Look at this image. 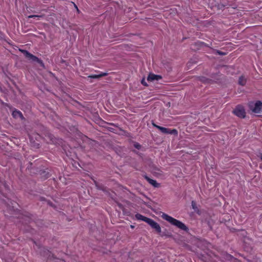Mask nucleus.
I'll return each mask as SVG.
<instances>
[{
    "label": "nucleus",
    "instance_id": "19",
    "mask_svg": "<svg viewBox=\"0 0 262 262\" xmlns=\"http://www.w3.org/2000/svg\"><path fill=\"white\" fill-rule=\"evenodd\" d=\"M17 117H19L21 120H23L24 119L21 112H20L19 111H17Z\"/></svg>",
    "mask_w": 262,
    "mask_h": 262
},
{
    "label": "nucleus",
    "instance_id": "15",
    "mask_svg": "<svg viewBox=\"0 0 262 262\" xmlns=\"http://www.w3.org/2000/svg\"><path fill=\"white\" fill-rule=\"evenodd\" d=\"M238 83L241 85H245L246 83V78L244 76H241L238 79Z\"/></svg>",
    "mask_w": 262,
    "mask_h": 262
},
{
    "label": "nucleus",
    "instance_id": "27",
    "mask_svg": "<svg viewBox=\"0 0 262 262\" xmlns=\"http://www.w3.org/2000/svg\"><path fill=\"white\" fill-rule=\"evenodd\" d=\"M218 53H219V54H220V55H225V53H223V52H221V51H219V52H218Z\"/></svg>",
    "mask_w": 262,
    "mask_h": 262
},
{
    "label": "nucleus",
    "instance_id": "28",
    "mask_svg": "<svg viewBox=\"0 0 262 262\" xmlns=\"http://www.w3.org/2000/svg\"><path fill=\"white\" fill-rule=\"evenodd\" d=\"M259 158L261 159V160L262 161V154H260Z\"/></svg>",
    "mask_w": 262,
    "mask_h": 262
},
{
    "label": "nucleus",
    "instance_id": "16",
    "mask_svg": "<svg viewBox=\"0 0 262 262\" xmlns=\"http://www.w3.org/2000/svg\"><path fill=\"white\" fill-rule=\"evenodd\" d=\"M135 217L138 220L143 221H144L145 222H146V219H148V217H145L139 213L136 214L135 215Z\"/></svg>",
    "mask_w": 262,
    "mask_h": 262
},
{
    "label": "nucleus",
    "instance_id": "6",
    "mask_svg": "<svg viewBox=\"0 0 262 262\" xmlns=\"http://www.w3.org/2000/svg\"><path fill=\"white\" fill-rule=\"evenodd\" d=\"M146 223L149 224L152 228L155 229L158 233H161V229L160 225L153 220L149 218L146 219Z\"/></svg>",
    "mask_w": 262,
    "mask_h": 262
},
{
    "label": "nucleus",
    "instance_id": "11",
    "mask_svg": "<svg viewBox=\"0 0 262 262\" xmlns=\"http://www.w3.org/2000/svg\"><path fill=\"white\" fill-rule=\"evenodd\" d=\"M45 140L47 142L54 143L55 139L54 136L50 133H47L45 135Z\"/></svg>",
    "mask_w": 262,
    "mask_h": 262
},
{
    "label": "nucleus",
    "instance_id": "5",
    "mask_svg": "<svg viewBox=\"0 0 262 262\" xmlns=\"http://www.w3.org/2000/svg\"><path fill=\"white\" fill-rule=\"evenodd\" d=\"M146 223L149 224L152 228L155 229L158 233H161V229L160 225L153 220L149 218L146 219Z\"/></svg>",
    "mask_w": 262,
    "mask_h": 262
},
{
    "label": "nucleus",
    "instance_id": "13",
    "mask_svg": "<svg viewBox=\"0 0 262 262\" xmlns=\"http://www.w3.org/2000/svg\"><path fill=\"white\" fill-rule=\"evenodd\" d=\"M28 136L30 138V141H33L34 139H35L37 141H38L40 138L41 136L38 134H30L28 133Z\"/></svg>",
    "mask_w": 262,
    "mask_h": 262
},
{
    "label": "nucleus",
    "instance_id": "2",
    "mask_svg": "<svg viewBox=\"0 0 262 262\" xmlns=\"http://www.w3.org/2000/svg\"><path fill=\"white\" fill-rule=\"evenodd\" d=\"M250 109L255 113H262V103L258 101L255 103L250 102L249 104Z\"/></svg>",
    "mask_w": 262,
    "mask_h": 262
},
{
    "label": "nucleus",
    "instance_id": "22",
    "mask_svg": "<svg viewBox=\"0 0 262 262\" xmlns=\"http://www.w3.org/2000/svg\"><path fill=\"white\" fill-rule=\"evenodd\" d=\"M23 219H24L25 222H29V221H30L29 216L27 215H24V217H23Z\"/></svg>",
    "mask_w": 262,
    "mask_h": 262
},
{
    "label": "nucleus",
    "instance_id": "12",
    "mask_svg": "<svg viewBox=\"0 0 262 262\" xmlns=\"http://www.w3.org/2000/svg\"><path fill=\"white\" fill-rule=\"evenodd\" d=\"M144 178L149 184L155 187H158L159 186V184H158L156 180L151 179L146 176H145Z\"/></svg>",
    "mask_w": 262,
    "mask_h": 262
},
{
    "label": "nucleus",
    "instance_id": "1",
    "mask_svg": "<svg viewBox=\"0 0 262 262\" xmlns=\"http://www.w3.org/2000/svg\"><path fill=\"white\" fill-rule=\"evenodd\" d=\"M162 217L164 220L168 222L171 225L175 226L177 228H178L182 230H184L185 231H187L188 230V228L183 223L168 215L167 214L163 213V214L162 215Z\"/></svg>",
    "mask_w": 262,
    "mask_h": 262
},
{
    "label": "nucleus",
    "instance_id": "17",
    "mask_svg": "<svg viewBox=\"0 0 262 262\" xmlns=\"http://www.w3.org/2000/svg\"><path fill=\"white\" fill-rule=\"evenodd\" d=\"M106 75H107L106 73L101 72L100 74L93 75L90 76L89 77L92 78H98L101 77L102 76H106Z\"/></svg>",
    "mask_w": 262,
    "mask_h": 262
},
{
    "label": "nucleus",
    "instance_id": "14",
    "mask_svg": "<svg viewBox=\"0 0 262 262\" xmlns=\"http://www.w3.org/2000/svg\"><path fill=\"white\" fill-rule=\"evenodd\" d=\"M154 126H155L156 128H158L162 133L168 134L169 131L168 128L160 126L159 125H157L155 124H154Z\"/></svg>",
    "mask_w": 262,
    "mask_h": 262
},
{
    "label": "nucleus",
    "instance_id": "3",
    "mask_svg": "<svg viewBox=\"0 0 262 262\" xmlns=\"http://www.w3.org/2000/svg\"><path fill=\"white\" fill-rule=\"evenodd\" d=\"M233 112L236 116L241 118H244L246 116L245 110L241 105H237Z\"/></svg>",
    "mask_w": 262,
    "mask_h": 262
},
{
    "label": "nucleus",
    "instance_id": "29",
    "mask_svg": "<svg viewBox=\"0 0 262 262\" xmlns=\"http://www.w3.org/2000/svg\"><path fill=\"white\" fill-rule=\"evenodd\" d=\"M119 206L121 209H122V206L121 204H119Z\"/></svg>",
    "mask_w": 262,
    "mask_h": 262
},
{
    "label": "nucleus",
    "instance_id": "7",
    "mask_svg": "<svg viewBox=\"0 0 262 262\" xmlns=\"http://www.w3.org/2000/svg\"><path fill=\"white\" fill-rule=\"evenodd\" d=\"M146 223L149 224L152 228L155 229L158 233H161V229L160 225L153 220L149 218L146 219Z\"/></svg>",
    "mask_w": 262,
    "mask_h": 262
},
{
    "label": "nucleus",
    "instance_id": "30",
    "mask_svg": "<svg viewBox=\"0 0 262 262\" xmlns=\"http://www.w3.org/2000/svg\"><path fill=\"white\" fill-rule=\"evenodd\" d=\"M74 5H75V7H76V8L77 9V11H79L78 7L75 4H74Z\"/></svg>",
    "mask_w": 262,
    "mask_h": 262
},
{
    "label": "nucleus",
    "instance_id": "24",
    "mask_svg": "<svg viewBox=\"0 0 262 262\" xmlns=\"http://www.w3.org/2000/svg\"><path fill=\"white\" fill-rule=\"evenodd\" d=\"M40 16L38 15H32L29 16V18H33V17H39Z\"/></svg>",
    "mask_w": 262,
    "mask_h": 262
},
{
    "label": "nucleus",
    "instance_id": "10",
    "mask_svg": "<svg viewBox=\"0 0 262 262\" xmlns=\"http://www.w3.org/2000/svg\"><path fill=\"white\" fill-rule=\"evenodd\" d=\"M162 78V77L160 75H155L152 73H150L148 75L147 80L148 81H154L155 80H159Z\"/></svg>",
    "mask_w": 262,
    "mask_h": 262
},
{
    "label": "nucleus",
    "instance_id": "4",
    "mask_svg": "<svg viewBox=\"0 0 262 262\" xmlns=\"http://www.w3.org/2000/svg\"><path fill=\"white\" fill-rule=\"evenodd\" d=\"M19 51H20L21 53H23L24 54V56L28 58L29 59L31 60L34 61H36L38 63H42V61H41V60H40L37 57H36V56H34L33 55L31 54V53H29L28 51L24 50H21L20 49H19Z\"/></svg>",
    "mask_w": 262,
    "mask_h": 262
},
{
    "label": "nucleus",
    "instance_id": "8",
    "mask_svg": "<svg viewBox=\"0 0 262 262\" xmlns=\"http://www.w3.org/2000/svg\"><path fill=\"white\" fill-rule=\"evenodd\" d=\"M146 223L149 224L152 228L155 229L158 233H161V229L160 225L153 220L149 218L146 219Z\"/></svg>",
    "mask_w": 262,
    "mask_h": 262
},
{
    "label": "nucleus",
    "instance_id": "25",
    "mask_svg": "<svg viewBox=\"0 0 262 262\" xmlns=\"http://www.w3.org/2000/svg\"><path fill=\"white\" fill-rule=\"evenodd\" d=\"M17 218H18V217H19V216H20V214L21 213H20V212H19V211H18V210H17Z\"/></svg>",
    "mask_w": 262,
    "mask_h": 262
},
{
    "label": "nucleus",
    "instance_id": "26",
    "mask_svg": "<svg viewBox=\"0 0 262 262\" xmlns=\"http://www.w3.org/2000/svg\"><path fill=\"white\" fill-rule=\"evenodd\" d=\"M16 112L15 111H13V113H12V115L14 117H15V115H16Z\"/></svg>",
    "mask_w": 262,
    "mask_h": 262
},
{
    "label": "nucleus",
    "instance_id": "18",
    "mask_svg": "<svg viewBox=\"0 0 262 262\" xmlns=\"http://www.w3.org/2000/svg\"><path fill=\"white\" fill-rule=\"evenodd\" d=\"M177 130L175 129H169V131H168V134H171V135H172V134H177Z\"/></svg>",
    "mask_w": 262,
    "mask_h": 262
},
{
    "label": "nucleus",
    "instance_id": "20",
    "mask_svg": "<svg viewBox=\"0 0 262 262\" xmlns=\"http://www.w3.org/2000/svg\"><path fill=\"white\" fill-rule=\"evenodd\" d=\"M134 146L138 149H140L141 147V145L138 143H135L134 144Z\"/></svg>",
    "mask_w": 262,
    "mask_h": 262
},
{
    "label": "nucleus",
    "instance_id": "21",
    "mask_svg": "<svg viewBox=\"0 0 262 262\" xmlns=\"http://www.w3.org/2000/svg\"><path fill=\"white\" fill-rule=\"evenodd\" d=\"M191 206H192V208L194 210H196V209H197V207H196V204L194 201H192L191 202Z\"/></svg>",
    "mask_w": 262,
    "mask_h": 262
},
{
    "label": "nucleus",
    "instance_id": "23",
    "mask_svg": "<svg viewBox=\"0 0 262 262\" xmlns=\"http://www.w3.org/2000/svg\"><path fill=\"white\" fill-rule=\"evenodd\" d=\"M141 83H142L143 85H145V86L147 85V83H146V81H145V79H144V78H143V79H142V80H141Z\"/></svg>",
    "mask_w": 262,
    "mask_h": 262
},
{
    "label": "nucleus",
    "instance_id": "9",
    "mask_svg": "<svg viewBox=\"0 0 262 262\" xmlns=\"http://www.w3.org/2000/svg\"><path fill=\"white\" fill-rule=\"evenodd\" d=\"M146 223L149 224L152 228L155 229L158 233H161V229L160 225L153 220L149 218L146 219Z\"/></svg>",
    "mask_w": 262,
    "mask_h": 262
}]
</instances>
